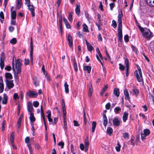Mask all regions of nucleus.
Returning a JSON list of instances; mask_svg holds the SVG:
<instances>
[{
	"mask_svg": "<svg viewBox=\"0 0 154 154\" xmlns=\"http://www.w3.org/2000/svg\"><path fill=\"white\" fill-rule=\"evenodd\" d=\"M86 42L88 50L89 51H91L93 50H94L92 46H91L89 43H88L86 40Z\"/></svg>",
	"mask_w": 154,
	"mask_h": 154,
	"instance_id": "nucleus-20",
	"label": "nucleus"
},
{
	"mask_svg": "<svg viewBox=\"0 0 154 154\" xmlns=\"http://www.w3.org/2000/svg\"><path fill=\"white\" fill-rule=\"evenodd\" d=\"M119 69L122 71L124 70L125 67L121 63H119Z\"/></svg>",
	"mask_w": 154,
	"mask_h": 154,
	"instance_id": "nucleus-48",
	"label": "nucleus"
},
{
	"mask_svg": "<svg viewBox=\"0 0 154 154\" xmlns=\"http://www.w3.org/2000/svg\"><path fill=\"white\" fill-rule=\"evenodd\" d=\"M91 67L90 66H86L84 67L83 69L84 71H87L88 73H90Z\"/></svg>",
	"mask_w": 154,
	"mask_h": 154,
	"instance_id": "nucleus-18",
	"label": "nucleus"
},
{
	"mask_svg": "<svg viewBox=\"0 0 154 154\" xmlns=\"http://www.w3.org/2000/svg\"><path fill=\"white\" fill-rule=\"evenodd\" d=\"M83 30L84 32H89L87 26L85 24L83 25Z\"/></svg>",
	"mask_w": 154,
	"mask_h": 154,
	"instance_id": "nucleus-32",
	"label": "nucleus"
},
{
	"mask_svg": "<svg viewBox=\"0 0 154 154\" xmlns=\"http://www.w3.org/2000/svg\"><path fill=\"white\" fill-rule=\"evenodd\" d=\"M97 122L95 121H93L92 123V132L94 133V132L96 127Z\"/></svg>",
	"mask_w": 154,
	"mask_h": 154,
	"instance_id": "nucleus-23",
	"label": "nucleus"
},
{
	"mask_svg": "<svg viewBox=\"0 0 154 154\" xmlns=\"http://www.w3.org/2000/svg\"><path fill=\"white\" fill-rule=\"evenodd\" d=\"M138 71L136 70L135 73L136 75V77L138 81L139 82L142 81L143 80L142 75L141 68L139 66H137Z\"/></svg>",
	"mask_w": 154,
	"mask_h": 154,
	"instance_id": "nucleus-4",
	"label": "nucleus"
},
{
	"mask_svg": "<svg viewBox=\"0 0 154 154\" xmlns=\"http://www.w3.org/2000/svg\"><path fill=\"white\" fill-rule=\"evenodd\" d=\"M113 130L112 128L110 127H108L107 130V133L110 136L111 135L112 133Z\"/></svg>",
	"mask_w": 154,
	"mask_h": 154,
	"instance_id": "nucleus-29",
	"label": "nucleus"
},
{
	"mask_svg": "<svg viewBox=\"0 0 154 154\" xmlns=\"http://www.w3.org/2000/svg\"><path fill=\"white\" fill-rule=\"evenodd\" d=\"M111 106L110 104L109 103H107L105 106L106 108L107 109H109Z\"/></svg>",
	"mask_w": 154,
	"mask_h": 154,
	"instance_id": "nucleus-52",
	"label": "nucleus"
},
{
	"mask_svg": "<svg viewBox=\"0 0 154 154\" xmlns=\"http://www.w3.org/2000/svg\"><path fill=\"white\" fill-rule=\"evenodd\" d=\"M124 94L125 96V99L126 100H128L130 102V97L128 91L126 90H125L124 91Z\"/></svg>",
	"mask_w": 154,
	"mask_h": 154,
	"instance_id": "nucleus-13",
	"label": "nucleus"
},
{
	"mask_svg": "<svg viewBox=\"0 0 154 154\" xmlns=\"http://www.w3.org/2000/svg\"><path fill=\"white\" fill-rule=\"evenodd\" d=\"M27 95L30 97H35L37 96L38 94L36 92L30 90L27 93Z\"/></svg>",
	"mask_w": 154,
	"mask_h": 154,
	"instance_id": "nucleus-7",
	"label": "nucleus"
},
{
	"mask_svg": "<svg viewBox=\"0 0 154 154\" xmlns=\"http://www.w3.org/2000/svg\"><path fill=\"white\" fill-rule=\"evenodd\" d=\"M11 24L12 25H16L15 19H11Z\"/></svg>",
	"mask_w": 154,
	"mask_h": 154,
	"instance_id": "nucleus-64",
	"label": "nucleus"
},
{
	"mask_svg": "<svg viewBox=\"0 0 154 154\" xmlns=\"http://www.w3.org/2000/svg\"><path fill=\"white\" fill-rule=\"evenodd\" d=\"M112 26L114 28H116L117 26V23L116 22L115 20H113L112 21Z\"/></svg>",
	"mask_w": 154,
	"mask_h": 154,
	"instance_id": "nucleus-50",
	"label": "nucleus"
},
{
	"mask_svg": "<svg viewBox=\"0 0 154 154\" xmlns=\"http://www.w3.org/2000/svg\"><path fill=\"white\" fill-rule=\"evenodd\" d=\"M5 69L8 71H10L11 70V68L10 66H7L6 67H5Z\"/></svg>",
	"mask_w": 154,
	"mask_h": 154,
	"instance_id": "nucleus-61",
	"label": "nucleus"
},
{
	"mask_svg": "<svg viewBox=\"0 0 154 154\" xmlns=\"http://www.w3.org/2000/svg\"><path fill=\"white\" fill-rule=\"evenodd\" d=\"M21 60L20 58H18L15 62V63L13 62L12 65V69L14 72L16 70V74H15L14 78L16 81L18 80L19 77L18 74H20L21 72V66L22 65Z\"/></svg>",
	"mask_w": 154,
	"mask_h": 154,
	"instance_id": "nucleus-1",
	"label": "nucleus"
},
{
	"mask_svg": "<svg viewBox=\"0 0 154 154\" xmlns=\"http://www.w3.org/2000/svg\"><path fill=\"white\" fill-rule=\"evenodd\" d=\"M74 122V125L75 126H79V125L77 121L75 120L73 121Z\"/></svg>",
	"mask_w": 154,
	"mask_h": 154,
	"instance_id": "nucleus-62",
	"label": "nucleus"
},
{
	"mask_svg": "<svg viewBox=\"0 0 154 154\" xmlns=\"http://www.w3.org/2000/svg\"><path fill=\"white\" fill-rule=\"evenodd\" d=\"M124 138L125 139H128L129 138V134L128 133H125L123 134Z\"/></svg>",
	"mask_w": 154,
	"mask_h": 154,
	"instance_id": "nucleus-49",
	"label": "nucleus"
},
{
	"mask_svg": "<svg viewBox=\"0 0 154 154\" xmlns=\"http://www.w3.org/2000/svg\"><path fill=\"white\" fill-rule=\"evenodd\" d=\"M128 113L126 112H124L123 116L122 119L124 122H125L127 120Z\"/></svg>",
	"mask_w": 154,
	"mask_h": 154,
	"instance_id": "nucleus-24",
	"label": "nucleus"
},
{
	"mask_svg": "<svg viewBox=\"0 0 154 154\" xmlns=\"http://www.w3.org/2000/svg\"><path fill=\"white\" fill-rule=\"evenodd\" d=\"M143 133L146 135H148L150 133L149 130L148 129H145L143 131Z\"/></svg>",
	"mask_w": 154,
	"mask_h": 154,
	"instance_id": "nucleus-38",
	"label": "nucleus"
},
{
	"mask_svg": "<svg viewBox=\"0 0 154 154\" xmlns=\"http://www.w3.org/2000/svg\"><path fill=\"white\" fill-rule=\"evenodd\" d=\"M133 91L136 95H137L139 93L138 90L136 89H134L133 90Z\"/></svg>",
	"mask_w": 154,
	"mask_h": 154,
	"instance_id": "nucleus-55",
	"label": "nucleus"
},
{
	"mask_svg": "<svg viewBox=\"0 0 154 154\" xmlns=\"http://www.w3.org/2000/svg\"><path fill=\"white\" fill-rule=\"evenodd\" d=\"M121 147V145H120L119 142H118L117 143V146H116L115 147L116 150L117 152H119L120 151Z\"/></svg>",
	"mask_w": 154,
	"mask_h": 154,
	"instance_id": "nucleus-33",
	"label": "nucleus"
},
{
	"mask_svg": "<svg viewBox=\"0 0 154 154\" xmlns=\"http://www.w3.org/2000/svg\"><path fill=\"white\" fill-rule=\"evenodd\" d=\"M125 64L126 66V73H129V61L128 59H126L125 60Z\"/></svg>",
	"mask_w": 154,
	"mask_h": 154,
	"instance_id": "nucleus-14",
	"label": "nucleus"
},
{
	"mask_svg": "<svg viewBox=\"0 0 154 154\" xmlns=\"http://www.w3.org/2000/svg\"><path fill=\"white\" fill-rule=\"evenodd\" d=\"M68 40L69 42V45L70 48H71L73 45L72 41V37L70 34L68 35Z\"/></svg>",
	"mask_w": 154,
	"mask_h": 154,
	"instance_id": "nucleus-12",
	"label": "nucleus"
},
{
	"mask_svg": "<svg viewBox=\"0 0 154 154\" xmlns=\"http://www.w3.org/2000/svg\"><path fill=\"white\" fill-rule=\"evenodd\" d=\"M89 145V141L88 138H86L85 139V147H88Z\"/></svg>",
	"mask_w": 154,
	"mask_h": 154,
	"instance_id": "nucleus-36",
	"label": "nucleus"
},
{
	"mask_svg": "<svg viewBox=\"0 0 154 154\" xmlns=\"http://www.w3.org/2000/svg\"><path fill=\"white\" fill-rule=\"evenodd\" d=\"M146 136L144 133H141V137L142 140L145 139Z\"/></svg>",
	"mask_w": 154,
	"mask_h": 154,
	"instance_id": "nucleus-60",
	"label": "nucleus"
},
{
	"mask_svg": "<svg viewBox=\"0 0 154 154\" xmlns=\"http://www.w3.org/2000/svg\"><path fill=\"white\" fill-rule=\"evenodd\" d=\"M27 7L29 10L30 11L32 17H34L35 14L34 12L35 7L33 5H31L30 4L27 5Z\"/></svg>",
	"mask_w": 154,
	"mask_h": 154,
	"instance_id": "nucleus-8",
	"label": "nucleus"
},
{
	"mask_svg": "<svg viewBox=\"0 0 154 154\" xmlns=\"http://www.w3.org/2000/svg\"><path fill=\"white\" fill-rule=\"evenodd\" d=\"M11 19H16V13L15 11H14L11 13Z\"/></svg>",
	"mask_w": 154,
	"mask_h": 154,
	"instance_id": "nucleus-25",
	"label": "nucleus"
},
{
	"mask_svg": "<svg viewBox=\"0 0 154 154\" xmlns=\"http://www.w3.org/2000/svg\"><path fill=\"white\" fill-rule=\"evenodd\" d=\"M62 109H63V117H66V109L65 107H62Z\"/></svg>",
	"mask_w": 154,
	"mask_h": 154,
	"instance_id": "nucleus-39",
	"label": "nucleus"
},
{
	"mask_svg": "<svg viewBox=\"0 0 154 154\" xmlns=\"http://www.w3.org/2000/svg\"><path fill=\"white\" fill-rule=\"evenodd\" d=\"M139 28L142 32L143 35L147 40H149L152 37V32L149 29L146 28H143L140 26H139Z\"/></svg>",
	"mask_w": 154,
	"mask_h": 154,
	"instance_id": "nucleus-3",
	"label": "nucleus"
},
{
	"mask_svg": "<svg viewBox=\"0 0 154 154\" xmlns=\"http://www.w3.org/2000/svg\"><path fill=\"white\" fill-rule=\"evenodd\" d=\"M21 120H18L17 121V129H19L20 128L21 124Z\"/></svg>",
	"mask_w": 154,
	"mask_h": 154,
	"instance_id": "nucleus-42",
	"label": "nucleus"
},
{
	"mask_svg": "<svg viewBox=\"0 0 154 154\" xmlns=\"http://www.w3.org/2000/svg\"><path fill=\"white\" fill-rule=\"evenodd\" d=\"M73 63L75 70V71H77L78 70V68L75 59H74L73 61Z\"/></svg>",
	"mask_w": 154,
	"mask_h": 154,
	"instance_id": "nucleus-34",
	"label": "nucleus"
},
{
	"mask_svg": "<svg viewBox=\"0 0 154 154\" xmlns=\"http://www.w3.org/2000/svg\"><path fill=\"white\" fill-rule=\"evenodd\" d=\"M46 113L47 114V118L51 117V114L50 110H48L46 112Z\"/></svg>",
	"mask_w": 154,
	"mask_h": 154,
	"instance_id": "nucleus-57",
	"label": "nucleus"
},
{
	"mask_svg": "<svg viewBox=\"0 0 154 154\" xmlns=\"http://www.w3.org/2000/svg\"><path fill=\"white\" fill-rule=\"evenodd\" d=\"M123 17V14L122 11H121V13H119L118 18V41L119 42H121L122 38V18Z\"/></svg>",
	"mask_w": 154,
	"mask_h": 154,
	"instance_id": "nucleus-2",
	"label": "nucleus"
},
{
	"mask_svg": "<svg viewBox=\"0 0 154 154\" xmlns=\"http://www.w3.org/2000/svg\"><path fill=\"white\" fill-rule=\"evenodd\" d=\"M24 61H25V62H24V64L25 65H27L29 64V60L28 59H25Z\"/></svg>",
	"mask_w": 154,
	"mask_h": 154,
	"instance_id": "nucleus-56",
	"label": "nucleus"
},
{
	"mask_svg": "<svg viewBox=\"0 0 154 154\" xmlns=\"http://www.w3.org/2000/svg\"><path fill=\"white\" fill-rule=\"evenodd\" d=\"M103 124L104 126H106L107 124L108 121L106 115L104 113L103 114Z\"/></svg>",
	"mask_w": 154,
	"mask_h": 154,
	"instance_id": "nucleus-17",
	"label": "nucleus"
},
{
	"mask_svg": "<svg viewBox=\"0 0 154 154\" xmlns=\"http://www.w3.org/2000/svg\"><path fill=\"white\" fill-rule=\"evenodd\" d=\"M113 125L116 127H119L121 123L120 121L117 118H116L113 120Z\"/></svg>",
	"mask_w": 154,
	"mask_h": 154,
	"instance_id": "nucleus-11",
	"label": "nucleus"
},
{
	"mask_svg": "<svg viewBox=\"0 0 154 154\" xmlns=\"http://www.w3.org/2000/svg\"><path fill=\"white\" fill-rule=\"evenodd\" d=\"M80 149L82 150H83L84 149L85 147L84 146V145L82 143H81L80 145Z\"/></svg>",
	"mask_w": 154,
	"mask_h": 154,
	"instance_id": "nucleus-63",
	"label": "nucleus"
},
{
	"mask_svg": "<svg viewBox=\"0 0 154 154\" xmlns=\"http://www.w3.org/2000/svg\"><path fill=\"white\" fill-rule=\"evenodd\" d=\"M27 146L28 147L29 150L30 152V154L32 153L33 149L32 147L31 146V144H27Z\"/></svg>",
	"mask_w": 154,
	"mask_h": 154,
	"instance_id": "nucleus-40",
	"label": "nucleus"
},
{
	"mask_svg": "<svg viewBox=\"0 0 154 154\" xmlns=\"http://www.w3.org/2000/svg\"><path fill=\"white\" fill-rule=\"evenodd\" d=\"M64 86L65 87V92L66 93H68L69 92V85L67 84L66 82L65 83Z\"/></svg>",
	"mask_w": 154,
	"mask_h": 154,
	"instance_id": "nucleus-28",
	"label": "nucleus"
},
{
	"mask_svg": "<svg viewBox=\"0 0 154 154\" xmlns=\"http://www.w3.org/2000/svg\"><path fill=\"white\" fill-rule=\"evenodd\" d=\"M128 38H129V36H128V35H125L124 36V38L125 41L126 42H127L129 41Z\"/></svg>",
	"mask_w": 154,
	"mask_h": 154,
	"instance_id": "nucleus-53",
	"label": "nucleus"
},
{
	"mask_svg": "<svg viewBox=\"0 0 154 154\" xmlns=\"http://www.w3.org/2000/svg\"><path fill=\"white\" fill-rule=\"evenodd\" d=\"M147 4L150 6H154V0H146Z\"/></svg>",
	"mask_w": 154,
	"mask_h": 154,
	"instance_id": "nucleus-21",
	"label": "nucleus"
},
{
	"mask_svg": "<svg viewBox=\"0 0 154 154\" xmlns=\"http://www.w3.org/2000/svg\"><path fill=\"white\" fill-rule=\"evenodd\" d=\"M72 12H70L69 13V16L68 17V20L69 21H72Z\"/></svg>",
	"mask_w": 154,
	"mask_h": 154,
	"instance_id": "nucleus-43",
	"label": "nucleus"
},
{
	"mask_svg": "<svg viewBox=\"0 0 154 154\" xmlns=\"http://www.w3.org/2000/svg\"><path fill=\"white\" fill-rule=\"evenodd\" d=\"M96 51H97V52L98 54L99 55L100 58L101 59H103V56L99 50V48H97V49H96Z\"/></svg>",
	"mask_w": 154,
	"mask_h": 154,
	"instance_id": "nucleus-44",
	"label": "nucleus"
},
{
	"mask_svg": "<svg viewBox=\"0 0 154 154\" xmlns=\"http://www.w3.org/2000/svg\"><path fill=\"white\" fill-rule=\"evenodd\" d=\"M41 113L42 115V118L43 119V121H46L45 119V114L44 113L42 106H41Z\"/></svg>",
	"mask_w": 154,
	"mask_h": 154,
	"instance_id": "nucleus-26",
	"label": "nucleus"
},
{
	"mask_svg": "<svg viewBox=\"0 0 154 154\" xmlns=\"http://www.w3.org/2000/svg\"><path fill=\"white\" fill-rule=\"evenodd\" d=\"M113 93L117 97H119L120 94L119 89L118 88H115L114 90Z\"/></svg>",
	"mask_w": 154,
	"mask_h": 154,
	"instance_id": "nucleus-19",
	"label": "nucleus"
},
{
	"mask_svg": "<svg viewBox=\"0 0 154 154\" xmlns=\"http://www.w3.org/2000/svg\"><path fill=\"white\" fill-rule=\"evenodd\" d=\"M29 119L30 121L31 124H33V122L35 120V119L34 116V114L32 113H30Z\"/></svg>",
	"mask_w": 154,
	"mask_h": 154,
	"instance_id": "nucleus-15",
	"label": "nucleus"
},
{
	"mask_svg": "<svg viewBox=\"0 0 154 154\" xmlns=\"http://www.w3.org/2000/svg\"><path fill=\"white\" fill-rule=\"evenodd\" d=\"M33 104L35 107H37L39 106V102L37 101H34L33 102Z\"/></svg>",
	"mask_w": 154,
	"mask_h": 154,
	"instance_id": "nucleus-45",
	"label": "nucleus"
},
{
	"mask_svg": "<svg viewBox=\"0 0 154 154\" xmlns=\"http://www.w3.org/2000/svg\"><path fill=\"white\" fill-rule=\"evenodd\" d=\"M110 10L112 11L113 10V8L115 6V4L113 3H112L109 4Z\"/></svg>",
	"mask_w": 154,
	"mask_h": 154,
	"instance_id": "nucleus-58",
	"label": "nucleus"
},
{
	"mask_svg": "<svg viewBox=\"0 0 154 154\" xmlns=\"http://www.w3.org/2000/svg\"><path fill=\"white\" fill-rule=\"evenodd\" d=\"M30 140V138L29 137H27L25 139V141L26 143L27 144H29V143Z\"/></svg>",
	"mask_w": 154,
	"mask_h": 154,
	"instance_id": "nucleus-54",
	"label": "nucleus"
},
{
	"mask_svg": "<svg viewBox=\"0 0 154 154\" xmlns=\"http://www.w3.org/2000/svg\"><path fill=\"white\" fill-rule=\"evenodd\" d=\"M8 97L6 94H3V98L2 101V103L4 104H6L7 103Z\"/></svg>",
	"mask_w": 154,
	"mask_h": 154,
	"instance_id": "nucleus-16",
	"label": "nucleus"
},
{
	"mask_svg": "<svg viewBox=\"0 0 154 154\" xmlns=\"http://www.w3.org/2000/svg\"><path fill=\"white\" fill-rule=\"evenodd\" d=\"M121 110V109L119 107H116L114 109L115 112L117 114L119 113V112Z\"/></svg>",
	"mask_w": 154,
	"mask_h": 154,
	"instance_id": "nucleus-35",
	"label": "nucleus"
},
{
	"mask_svg": "<svg viewBox=\"0 0 154 154\" xmlns=\"http://www.w3.org/2000/svg\"><path fill=\"white\" fill-rule=\"evenodd\" d=\"M54 122L53 121L52 122L50 123L49 124H52V125H55L56 124L58 121V119L57 118H54Z\"/></svg>",
	"mask_w": 154,
	"mask_h": 154,
	"instance_id": "nucleus-46",
	"label": "nucleus"
},
{
	"mask_svg": "<svg viewBox=\"0 0 154 154\" xmlns=\"http://www.w3.org/2000/svg\"><path fill=\"white\" fill-rule=\"evenodd\" d=\"M75 11L76 14L79 15L80 13V4H77L76 8L75 9Z\"/></svg>",
	"mask_w": 154,
	"mask_h": 154,
	"instance_id": "nucleus-22",
	"label": "nucleus"
},
{
	"mask_svg": "<svg viewBox=\"0 0 154 154\" xmlns=\"http://www.w3.org/2000/svg\"><path fill=\"white\" fill-rule=\"evenodd\" d=\"M99 8L101 11H103V5L102 2H100V3Z\"/></svg>",
	"mask_w": 154,
	"mask_h": 154,
	"instance_id": "nucleus-59",
	"label": "nucleus"
},
{
	"mask_svg": "<svg viewBox=\"0 0 154 154\" xmlns=\"http://www.w3.org/2000/svg\"><path fill=\"white\" fill-rule=\"evenodd\" d=\"M4 88L3 84H0V93H2L3 91Z\"/></svg>",
	"mask_w": 154,
	"mask_h": 154,
	"instance_id": "nucleus-47",
	"label": "nucleus"
},
{
	"mask_svg": "<svg viewBox=\"0 0 154 154\" xmlns=\"http://www.w3.org/2000/svg\"><path fill=\"white\" fill-rule=\"evenodd\" d=\"M64 123V127L65 129H66L67 127V125L66 124V117H63Z\"/></svg>",
	"mask_w": 154,
	"mask_h": 154,
	"instance_id": "nucleus-41",
	"label": "nucleus"
},
{
	"mask_svg": "<svg viewBox=\"0 0 154 154\" xmlns=\"http://www.w3.org/2000/svg\"><path fill=\"white\" fill-rule=\"evenodd\" d=\"M7 86L9 89L13 88L14 86L12 80L9 81L7 79L6 80Z\"/></svg>",
	"mask_w": 154,
	"mask_h": 154,
	"instance_id": "nucleus-9",
	"label": "nucleus"
},
{
	"mask_svg": "<svg viewBox=\"0 0 154 154\" xmlns=\"http://www.w3.org/2000/svg\"><path fill=\"white\" fill-rule=\"evenodd\" d=\"M33 43L32 41V38H31V40L30 41V57L31 63L32 64H33Z\"/></svg>",
	"mask_w": 154,
	"mask_h": 154,
	"instance_id": "nucleus-6",
	"label": "nucleus"
},
{
	"mask_svg": "<svg viewBox=\"0 0 154 154\" xmlns=\"http://www.w3.org/2000/svg\"><path fill=\"white\" fill-rule=\"evenodd\" d=\"M85 109H83V116H84V123L86 125L87 124V119H86V116L85 114Z\"/></svg>",
	"mask_w": 154,
	"mask_h": 154,
	"instance_id": "nucleus-30",
	"label": "nucleus"
},
{
	"mask_svg": "<svg viewBox=\"0 0 154 154\" xmlns=\"http://www.w3.org/2000/svg\"><path fill=\"white\" fill-rule=\"evenodd\" d=\"M19 98V97H18V94L17 93H15L14 94L13 98L15 100H16L17 99H18Z\"/></svg>",
	"mask_w": 154,
	"mask_h": 154,
	"instance_id": "nucleus-51",
	"label": "nucleus"
},
{
	"mask_svg": "<svg viewBox=\"0 0 154 154\" xmlns=\"http://www.w3.org/2000/svg\"><path fill=\"white\" fill-rule=\"evenodd\" d=\"M22 0H17V8L18 9H19L21 5Z\"/></svg>",
	"mask_w": 154,
	"mask_h": 154,
	"instance_id": "nucleus-31",
	"label": "nucleus"
},
{
	"mask_svg": "<svg viewBox=\"0 0 154 154\" xmlns=\"http://www.w3.org/2000/svg\"><path fill=\"white\" fill-rule=\"evenodd\" d=\"M5 59V54L2 52L1 54V57H0V66L1 69H2L4 66V60Z\"/></svg>",
	"mask_w": 154,
	"mask_h": 154,
	"instance_id": "nucleus-5",
	"label": "nucleus"
},
{
	"mask_svg": "<svg viewBox=\"0 0 154 154\" xmlns=\"http://www.w3.org/2000/svg\"><path fill=\"white\" fill-rule=\"evenodd\" d=\"M17 41L16 38H13L10 41V43L11 44H15L16 43Z\"/></svg>",
	"mask_w": 154,
	"mask_h": 154,
	"instance_id": "nucleus-37",
	"label": "nucleus"
},
{
	"mask_svg": "<svg viewBox=\"0 0 154 154\" xmlns=\"http://www.w3.org/2000/svg\"><path fill=\"white\" fill-rule=\"evenodd\" d=\"M5 76L6 79H12L13 78L12 75L9 72L5 73Z\"/></svg>",
	"mask_w": 154,
	"mask_h": 154,
	"instance_id": "nucleus-27",
	"label": "nucleus"
},
{
	"mask_svg": "<svg viewBox=\"0 0 154 154\" xmlns=\"http://www.w3.org/2000/svg\"><path fill=\"white\" fill-rule=\"evenodd\" d=\"M27 109L30 113H32L34 110L32 103L30 102H28L27 103Z\"/></svg>",
	"mask_w": 154,
	"mask_h": 154,
	"instance_id": "nucleus-10",
	"label": "nucleus"
}]
</instances>
